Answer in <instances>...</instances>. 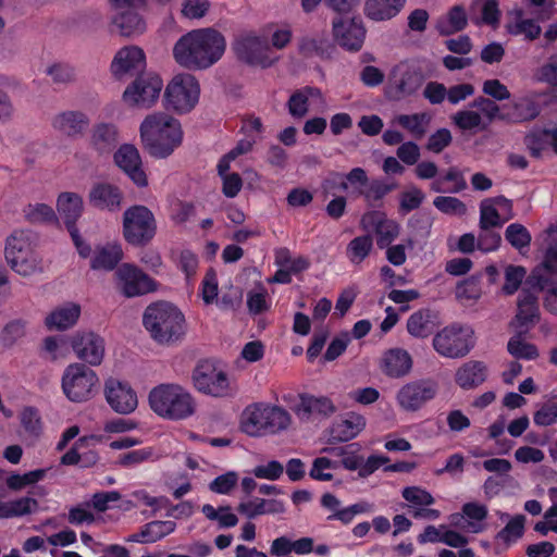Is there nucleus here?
<instances>
[{"instance_id": "nucleus-1", "label": "nucleus", "mask_w": 557, "mask_h": 557, "mask_svg": "<svg viewBox=\"0 0 557 557\" xmlns=\"http://www.w3.org/2000/svg\"><path fill=\"white\" fill-rule=\"evenodd\" d=\"M226 41L216 29L199 28L183 35L173 47V57L183 67L205 70L216 63L225 52Z\"/></svg>"}, {"instance_id": "nucleus-2", "label": "nucleus", "mask_w": 557, "mask_h": 557, "mask_svg": "<svg viewBox=\"0 0 557 557\" xmlns=\"http://www.w3.org/2000/svg\"><path fill=\"white\" fill-rule=\"evenodd\" d=\"M143 325L150 337L163 346H173L182 342L187 332L183 312L172 302L159 300L146 307Z\"/></svg>"}, {"instance_id": "nucleus-3", "label": "nucleus", "mask_w": 557, "mask_h": 557, "mask_svg": "<svg viewBox=\"0 0 557 557\" xmlns=\"http://www.w3.org/2000/svg\"><path fill=\"white\" fill-rule=\"evenodd\" d=\"M140 138L147 152L156 159L170 157L182 145L183 131L178 120L159 112L143 121Z\"/></svg>"}, {"instance_id": "nucleus-4", "label": "nucleus", "mask_w": 557, "mask_h": 557, "mask_svg": "<svg viewBox=\"0 0 557 557\" xmlns=\"http://www.w3.org/2000/svg\"><path fill=\"white\" fill-rule=\"evenodd\" d=\"M149 405L158 416L171 420L185 419L195 410L190 394L175 384H161L152 388Z\"/></svg>"}, {"instance_id": "nucleus-5", "label": "nucleus", "mask_w": 557, "mask_h": 557, "mask_svg": "<svg viewBox=\"0 0 557 557\" xmlns=\"http://www.w3.org/2000/svg\"><path fill=\"white\" fill-rule=\"evenodd\" d=\"M290 417L286 410L277 406L255 405L248 407L242 419V430L250 436L264 433H276L289 424Z\"/></svg>"}, {"instance_id": "nucleus-6", "label": "nucleus", "mask_w": 557, "mask_h": 557, "mask_svg": "<svg viewBox=\"0 0 557 557\" xmlns=\"http://www.w3.org/2000/svg\"><path fill=\"white\" fill-rule=\"evenodd\" d=\"M157 223L152 211L146 206L135 205L123 213V235L133 246H145L156 235Z\"/></svg>"}, {"instance_id": "nucleus-7", "label": "nucleus", "mask_w": 557, "mask_h": 557, "mask_svg": "<svg viewBox=\"0 0 557 557\" xmlns=\"http://www.w3.org/2000/svg\"><path fill=\"white\" fill-rule=\"evenodd\" d=\"M99 379L96 372L84 363L69 364L62 375V389L74 403L87 401L94 397Z\"/></svg>"}, {"instance_id": "nucleus-8", "label": "nucleus", "mask_w": 557, "mask_h": 557, "mask_svg": "<svg viewBox=\"0 0 557 557\" xmlns=\"http://www.w3.org/2000/svg\"><path fill=\"white\" fill-rule=\"evenodd\" d=\"M474 332L458 323L445 326L433 337L434 349L446 358H462L474 347Z\"/></svg>"}, {"instance_id": "nucleus-9", "label": "nucleus", "mask_w": 557, "mask_h": 557, "mask_svg": "<svg viewBox=\"0 0 557 557\" xmlns=\"http://www.w3.org/2000/svg\"><path fill=\"white\" fill-rule=\"evenodd\" d=\"M114 13L111 18L112 32L123 37L141 35L146 23L140 16V10L148 5L147 0H109Z\"/></svg>"}, {"instance_id": "nucleus-10", "label": "nucleus", "mask_w": 557, "mask_h": 557, "mask_svg": "<svg viewBox=\"0 0 557 557\" xmlns=\"http://www.w3.org/2000/svg\"><path fill=\"white\" fill-rule=\"evenodd\" d=\"M4 253L11 269L23 276L35 273L39 267L27 231H15L8 237Z\"/></svg>"}, {"instance_id": "nucleus-11", "label": "nucleus", "mask_w": 557, "mask_h": 557, "mask_svg": "<svg viewBox=\"0 0 557 557\" xmlns=\"http://www.w3.org/2000/svg\"><path fill=\"white\" fill-rule=\"evenodd\" d=\"M200 87L191 74H178L169 83L164 92L165 107L177 113L189 112L198 102Z\"/></svg>"}, {"instance_id": "nucleus-12", "label": "nucleus", "mask_w": 557, "mask_h": 557, "mask_svg": "<svg viewBox=\"0 0 557 557\" xmlns=\"http://www.w3.org/2000/svg\"><path fill=\"white\" fill-rule=\"evenodd\" d=\"M195 387L213 397H225L232 394L227 374L219 370L212 360H201L193 371Z\"/></svg>"}, {"instance_id": "nucleus-13", "label": "nucleus", "mask_w": 557, "mask_h": 557, "mask_svg": "<svg viewBox=\"0 0 557 557\" xmlns=\"http://www.w3.org/2000/svg\"><path fill=\"white\" fill-rule=\"evenodd\" d=\"M114 275L121 293L127 298L143 296L158 289V283L132 263L121 264Z\"/></svg>"}, {"instance_id": "nucleus-14", "label": "nucleus", "mask_w": 557, "mask_h": 557, "mask_svg": "<svg viewBox=\"0 0 557 557\" xmlns=\"http://www.w3.org/2000/svg\"><path fill=\"white\" fill-rule=\"evenodd\" d=\"M162 86V79L157 74H139L124 90L123 99L131 106L149 108L159 98Z\"/></svg>"}, {"instance_id": "nucleus-15", "label": "nucleus", "mask_w": 557, "mask_h": 557, "mask_svg": "<svg viewBox=\"0 0 557 557\" xmlns=\"http://www.w3.org/2000/svg\"><path fill=\"white\" fill-rule=\"evenodd\" d=\"M233 49L236 57L249 65L267 69L277 60V58L270 55L271 48L267 39L258 36L245 35L238 37L233 44Z\"/></svg>"}, {"instance_id": "nucleus-16", "label": "nucleus", "mask_w": 557, "mask_h": 557, "mask_svg": "<svg viewBox=\"0 0 557 557\" xmlns=\"http://www.w3.org/2000/svg\"><path fill=\"white\" fill-rule=\"evenodd\" d=\"M366 34L367 29L360 18L342 15L332 21L333 39L347 51H359L363 46Z\"/></svg>"}, {"instance_id": "nucleus-17", "label": "nucleus", "mask_w": 557, "mask_h": 557, "mask_svg": "<svg viewBox=\"0 0 557 557\" xmlns=\"http://www.w3.org/2000/svg\"><path fill=\"white\" fill-rule=\"evenodd\" d=\"M437 394V383L417 380L404 385L397 393V401L406 411H417Z\"/></svg>"}, {"instance_id": "nucleus-18", "label": "nucleus", "mask_w": 557, "mask_h": 557, "mask_svg": "<svg viewBox=\"0 0 557 557\" xmlns=\"http://www.w3.org/2000/svg\"><path fill=\"white\" fill-rule=\"evenodd\" d=\"M104 396L111 409L120 414L133 412L138 405L137 395L132 386L114 377L106 381Z\"/></svg>"}, {"instance_id": "nucleus-19", "label": "nucleus", "mask_w": 557, "mask_h": 557, "mask_svg": "<svg viewBox=\"0 0 557 557\" xmlns=\"http://www.w3.org/2000/svg\"><path fill=\"white\" fill-rule=\"evenodd\" d=\"M423 82L424 75L421 70L408 64L396 65L389 75V84L396 99L413 95Z\"/></svg>"}, {"instance_id": "nucleus-20", "label": "nucleus", "mask_w": 557, "mask_h": 557, "mask_svg": "<svg viewBox=\"0 0 557 557\" xmlns=\"http://www.w3.org/2000/svg\"><path fill=\"white\" fill-rule=\"evenodd\" d=\"M115 164L138 187H146L148 178L143 170L141 158L137 148L131 144H124L113 156Z\"/></svg>"}, {"instance_id": "nucleus-21", "label": "nucleus", "mask_w": 557, "mask_h": 557, "mask_svg": "<svg viewBox=\"0 0 557 557\" xmlns=\"http://www.w3.org/2000/svg\"><path fill=\"white\" fill-rule=\"evenodd\" d=\"M72 348L76 356L89 366H99L104 356V341L101 336L88 332L73 336Z\"/></svg>"}, {"instance_id": "nucleus-22", "label": "nucleus", "mask_w": 557, "mask_h": 557, "mask_svg": "<svg viewBox=\"0 0 557 557\" xmlns=\"http://www.w3.org/2000/svg\"><path fill=\"white\" fill-rule=\"evenodd\" d=\"M124 199L122 189L107 182L95 183L88 193V202L98 210L116 212L121 209Z\"/></svg>"}, {"instance_id": "nucleus-23", "label": "nucleus", "mask_w": 557, "mask_h": 557, "mask_svg": "<svg viewBox=\"0 0 557 557\" xmlns=\"http://www.w3.org/2000/svg\"><path fill=\"white\" fill-rule=\"evenodd\" d=\"M146 67V57L143 49L132 46L122 48L114 57L111 71L114 76L121 78L125 74H143Z\"/></svg>"}, {"instance_id": "nucleus-24", "label": "nucleus", "mask_w": 557, "mask_h": 557, "mask_svg": "<svg viewBox=\"0 0 557 557\" xmlns=\"http://www.w3.org/2000/svg\"><path fill=\"white\" fill-rule=\"evenodd\" d=\"M90 124L86 113L77 110L63 111L52 120L55 131L71 138L82 137Z\"/></svg>"}, {"instance_id": "nucleus-25", "label": "nucleus", "mask_w": 557, "mask_h": 557, "mask_svg": "<svg viewBox=\"0 0 557 557\" xmlns=\"http://www.w3.org/2000/svg\"><path fill=\"white\" fill-rule=\"evenodd\" d=\"M517 313L510 322L511 326L525 327L524 331H529L531 326L540 321L537 296L528 288H522L517 300Z\"/></svg>"}, {"instance_id": "nucleus-26", "label": "nucleus", "mask_w": 557, "mask_h": 557, "mask_svg": "<svg viewBox=\"0 0 557 557\" xmlns=\"http://www.w3.org/2000/svg\"><path fill=\"white\" fill-rule=\"evenodd\" d=\"M336 408L332 400L325 396L315 397L309 394L299 395V403L294 411L302 421H309L312 416L330 417Z\"/></svg>"}, {"instance_id": "nucleus-27", "label": "nucleus", "mask_w": 557, "mask_h": 557, "mask_svg": "<svg viewBox=\"0 0 557 557\" xmlns=\"http://www.w3.org/2000/svg\"><path fill=\"white\" fill-rule=\"evenodd\" d=\"M380 367L385 375L399 379L411 371L412 358L403 348H392L384 352Z\"/></svg>"}, {"instance_id": "nucleus-28", "label": "nucleus", "mask_w": 557, "mask_h": 557, "mask_svg": "<svg viewBox=\"0 0 557 557\" xmlns=\"http://www.w3.org/2000/svg\"><path fill=\"white\" fill-rule=\"evenodd\" d=\"M366 426V420L362 416L355 412L347 414L345 419L333 423L330 429L329 444L348 442L355 438Z\"/></svg>"}, {"instance_id": "nucleus-29", "label": "nucleus", "mask_w": 557, "mask_h": 557, "mask_svg": "<svg viewBox=\"0 0 557 557\" xmlns=\"http://www.w3.org/2000/svg\"><path fill=\"white\" fill-rule=\"evenodd\" d=\"M540 106L532 99L523 97L502 107L500 121L522 123L539 116Z\"/></svg>"}, {"instance_id": "nucleus-30", "label": "nucleus", "mask_w": 557, "mask_h": 557, "mask_svg": "<svg viewBox=\"0 0 557 557\" xmlns=\"http://www.w3.org/2000/svg\"><path fill=\"white\" fill-rule=\"evenodd\" d=\"M487 379V367L483 361L470 360L461 364L455 374L456 384L462 389H473Z\"/></svg>"}, {"instance_id": "nucleus-31", "label": "nucleus", "mask_w": 557, "mask_h": 557, "mask_svg": "<svg viewBox=\"0 0 557 557\" xmlns=\"http://www.w3.org/2000/svg\"><path fill=\"white\" fill-rule=\"evenodd\" d=\"M119 143V131L113 123H97L90 132V147L98 153L111 152Z\"/></svg>"}, {"instance_id": "nucleus-32", "label": "nucleus", "mask_w": 557, "mask_h": 557, "mask_svg": "<svg viewBox=\"0 0 557 557\" xmlns=\"http://www.w3.org/2000/svg\"><path fill=\"white\" fill-rule=\"evenodd\" d=\"M407 0H366L364 15L374 22L389 21L404 9Z\"/></svg>"}, {"instance_id": "nucleus-33", "label": "nucleus", "mask_w": 557, "mask_h": 557, "mask_svg": "<svg viewBox=\"0 0 557 557\" xmlns=\"http://www.w3.org/2000/svg\"><path fill=\"white\" fill-rule=\"evenodd\" d=\"M362 224L371 223L374 225L377 235L376 244L383 249L387 247L399 234V226L396 222L387 220L379 212L366 213L361 219Z\"/></svg>"}, {"instance_id": "nucleus-34", "label": "nucleus", "mask_w": 557, "mask_h": 557, "mask_svg": "<svg viewBox=\"0 0 557 557\" xmlns=\"http://www.w3.org/2000/svg\"><path fill=\"white\" fill-rule=\"evenodd\" d=\"M468 26V14L461 4L451 7L447 13L437 18L435 29L441 36H450L462 32Z\"/></svg>"}, {"instance_id": "nucleus-35", "label": "nucleus", "mask_w": 557, "mask_h": 557, "mask_svg": "<svg viewBox=\"0 0 557 557\" xmlns=\"http://www.w3.org/2000/svg\"><path fill=\"white\" fill-rule=\"evenodd\" d=\"M79 315V305L70 302L50 312L45 319V324L49 330L63 331L72 327L77 322Z\"/></svg>"}, {"instance_id": "nucleus-36", "label": "nucleus", "mask_w": 557, "mask_h": 557, "mask_svg": "<svg viewBox=\"0 0 557 557\" xmlns=\"http://www.w3.org/2000/svg\"><path fill=\"white\" fill-rule=\"evenodd\" d=\"M435 314L430 309L413 312L407 321L408 333L417 338H425L435 330Z\"/></svg>"}, {"instance_id": "nucleus-37", "label": "nucleus", "mask_w": 557, "mask_h": 557, "mask_svg": "<svg viewBox=\"0 0 557 557\" xmlns=\"http://www.w3.org/2000/svg\"><path fill=\"white\" fill-rule=\"evenodd\" d=\"M57 208L65 226L76 224L83 212V198L75 193H62L58 197Z\"/></svg>"}, {"instance_id": "nucleus-38", "label": "nucleus", "mask_w": 557, "mask_h": 557, "mask_svg": "<svg viewBox=\"0 0 557 557\" xmlns=\"http://www.w3.org/2000/svg\"><path fill=\"white\" fill-rule=\"evenodd\" d=\"M123 259V250L119 244H108L97 250L91 260V269L112 271Z\"/></svg>"}, {"instance_id": "nucleus-39", "label": "nucleus", "mask_w": 557, "mask_h": 557, "mask_svg": "<svg viewBox=\"0 0 557 557\" xmlns=\"http://www.w3.org/2000/svg\"><path fill=\"white\" fill-rule=\"evenodd\" d=\"M39 504L35 498L21 497L0 504V519H9L29 515L37 510Z\"/></svg>"}, {"instance_id": "nucleus-40", "label": "nucleus", "mask_w": 557, "mask_h": 557, "mask_svg": "<svg viewBox=\"0 0 557 557\" xmlns=\"http://www.w3.org/2000/svg\"><path fill=\"white\" fill-rule=\"evenodd\" d=\"M528 331H520L512 336L507 344L508 352L517 359L533 360L539 357V350L534 344L523 342L522 337Z\"/></svg>"}, {"instance_id": "nucleus-41", "label": "nucleus", "mask_w": 557, "mask_h": 557, "mask_svg": "<svg viewBox=\"0 0 557 557\" xmlns=\"http://www.w3.org/2000/svg\"><path fill=\"white\" fill-rule=\"evenodd\" d=\"M23 214L32 224H50L58 221L54 210L46 203H29L23 209Z\"/></svg>"}, {"instance_id": "nucleus-42", "label": "nucleus", "mask_w": 557, "mask_h": 557, "mask_svg": "<svg viewBox=\"0 0 557 557\" xmlns=\"http://www.w3.org/2000/svg\"><path fill=\"white\" fill-rule=\"evenodd\" d=\"M431 121L428 113L400 114L397 116L398 124L408 129L417 139L422 138L425 133V125Z\"/></svg>"}, {"instance_id": "nucleus-43", "label": "nucleus", "mask_w": 557, "mask_h": 557, "mask_svg": "<svg viewBox=\"0 0 557 557\" xmlns=\"http://www.w3.org/2000/svg\"><path fill=\"white\" fill-rule=\"evenodd\" d=\"M176 524L173 521L154 520L141 528L140 535L145 537V543H154L174 532Z\"/></svg>"}, {"instance_id": "nucleus-44", "label": "nucleus", "mask_w": 557, "mask_h": 557, "mask_svg": "<svg viewBox=\"0 0 557 557\" xmlns=\"http://www.w3.org/2000/svg\"><path fill=\"white\" fill-rule=\"evenodd\" d=\"M373 248L370 235L355 237L347 246V256L352 263H361Z\"/></svg>"}, {"instance_id": "nucleus-45", "label": "nucleus", "mask_w": 557, "mask_h": 557, "mask_svg": "<svg viewBox=\"0 0 557 557\" xmlns=\"http://www.w3.org/2000/svg\"><path fill=\"white\" fill-rule=\"evenodd\" d=\"M20 421L28 435L33 437H38L40 435L42 422L37 408L32 406L23 408L20 413Z\"/></svg>"}, {"instance_id": "nucleus-46", "label": "nucleus", "mask_w": 557, "mask_h": 557, "mask_svg": "<svg viewBox=\"0 0 557 557\" xmlns=\"http://www.w3.org/2000/svg\"><path fill=\"white\" fill-rule=\"evenodd\" d=\"M506 240L516 249L529 247L532 240L530 232L520 223H512L505 231Z\"/></svg>"}, {"instance_id": "nucleus-47", "label": "nucleus", "mask_w": 557, "mask_h": 557, "mask_svg": "<svg viewBox=\"0 0 557 557\" xmlns=\"http://www.w3.org/2000/svg\"><path fill=\"white\" fill-rule=\"evenodd\" d=\"M46 475L45 469H36L24 474L12 473L7 479V485L12 491H21L27 485L37 483Z\"/></svg>"}, {"instance_id": "nucleus-48", "label": "nucleus", "mask_w": 557, "mask_h": 557, "mask_svg": "<svg viewBox=\"0 0 557 557\" xmlns=\"http://www.w3.org/2000/svg\"><path fill=\"white\" fill-rule=\"evenodd\" d=\"M482 274H474L467 280L459 282L456 286V297L467 300H476L481 297V282Z\"/></svg>"}, {"instance_id": "nucleus-49", "label": "nucleus", "mask_w": 557, "mask_h": 557, "mask_svg": "<svg viewBox=\"0 0 557 557\" xmlns=\"http://www.w3.org/2000/svg\"><path fill=\"white\" fill-rule=\"evenodd\" d=\"M46 74L52 79L53 84L58 85H69L76 79L75 69L65 63H55L48 66Z\"/></svg>"}, {"instance_id": "nucleus-50", "label": "nucleus", "mask_w": 557, "mask_h": 557, "mask_svg": "<svg viewBox=\"0 0 557 557\" xmlns=\"http://www.w3.org/2000/svg\"><path fill=\"white\" fill-rule=\"evenodd\" d=\"M525 517L516 515L509 522L497 533L496 537L505 543L522 537L524 533Z\"/></svg>"}, {"instance_id": "nucleus-51", "label": "nucleus", "mask_w": 557, "mask_h": 557, "mask_svg": "<svg viewBox=\"0 0 557 557\" xmlns=\"http://www.w3.org/2000/svg\"><path fill=\"white\" fill-rule=\"evenodd\" d=\"M434 207L445 214L465 215L467 213V206L463 201L451 196H437L433 200Z\"/></svg>"}, {"instance_id": "nucleus-52", "label": "nucleus", "mask_w": 557, "mask_h": 557, "mask_svg": "<svg viewBox=\"0 0 557 557\" xmlns=\"http://www.w3.org/2000/svg\"><path fill=\"white\" fill-rule=\"evenodd\" d=\"M451 119L454 124L461 131H471L478 127L485 129L486 127V125H482L481 114L472 110L458 111Z\"/></svg>"}, {"instance_id": "nucleus-53", "label": "nucleus", "mask_w": 557, "mask_h": 557, "mask_svg": "<svg viewBox=\"0 0 557 557\" xmlns=\"http://www.w3.org/2000/svg\"><path fill=\"white\" fill-rule=\"evenodd\" d=\"M333 49L332 45L326 39L318 38H302L299 44L300 52L306 55H320L330 57V50Z\"/></svg>"}, {"instance_id": "nucleus-54", "label": "nucleus", "mask_w": 557, "mask_h": 557, "mask_svg": "<svg viewBox=\"0 0 557 557\" xmlns=\"http://www.w3.org/2000/svg\"><path fill=\"white\" fill-rule=\"evenodd\" d=\"M525 274H527V271L521 265L510 264V265L506 267L505 284L503 286V292L506 295L515 294L519 289Z\"/></svg>"}, {"instance_id": "nucleus-55", "label": "nucleus", "mask_w": 557, "mask_h": 557, "mask_svg": "<svg viewBox=\"0 0 557 557\" xmlns=\"http://www.w3.org/2000/svg\"><path fill=\"white\" fill-rule=\"evenodd\" d=\"M470 108L478 109L482 114L486 116L488 123L494 120H499L502 116V107L496 103V100L487 98V97H476L472 102H470Z\"/></svg>"}, {"instance_id": "nucleus-56", "label": "nucleus", "mask_w": 557, "mask_h": 557, "mask_svg": "<svg viewBox=\"0 0 557 557\" xmlns=\"http://www.w3.org/2000/svg\"><path fill=\"white\" fill-rule=\"evenodd\" d=\"M480 213V227L482 231L502 226L503 222L500 221V215L497 209L490 203V200H483L481 202Z\"/></svg>"}, {"instance_id": "nucleus-57", "label": "nucleus", "mask_w": 557, "mask_h": 557, "mask_svg": "<svg viewBox=\"0 0 557 557\" xmlns=\"http://www.w3.org/2000/svg\"><path fill=\"white\" fill-rule=\"evenodd\" d=\"M534 423L548 426L557 421V396L546 401L533 417Z\"/></svg>"}, {"instance_id": "nucleus-58", "label": "nucleus", "mask_w": 557, "mask_h": 557, "mask_svg": "<svg viewBox=\"0 0 557 557\" xmlns=\"http://www.w3.org/2000/svg\"><path fill=\"white\" fill-rule=\"evenodd\" d=\"M480 7L482 21L487 25H496L499 22L500 11L497 0H473L472 8Z\"/></svg>"}, {"instance_id": "nucleus-59", "label": "nucleus", "mask_w": 557, "mask_h": 557, "mask_svg": "<svg viewBox=\"0 0 557 557\" xmlns=\"http://www.w3.org/2000/svg\"><path fill=\"white\" fill-rule=\"evenodd\" d=\"M451 141L453 136L450 131L448 128H440L430 135L425 145V149L434 153H441L451 144Z\"/></svg>"}, {"instance_id": "nucleus-60", "label": "nucleus", "mask_w": 557, "mask_h": 557, "mask_svg": "<svg viewBox=\"0 0 557 557\" xmlns=\"http://www.w3.org/2000/svg\"><path fill=\"white\" fill-rule=\"evenodd\" d=\"M549 143L547 134H544V128L541 131L532 132L524 137V145L534 158H540L542 151Z\"/></svg>"}, {"instance_id": "nucleus-61", "label": "nucleus", "mask_w": 557, "mask_h": 557, "mask_svg": "<svg viewBox=\"0 0 557 557\" xmlns=\"http://www.w3.org/2000/svg\"><path fill=\"white\" fill-rule=\"evenodd\" d=\"M238 474L234 471H228L222 475L216 476L210 484L209 488L216 494H228L237 484Z\"/></svg>"}, {"instance_id": "nucleus-62", "label": "nucleus", "mask_w": 557, "mask_h": 557, "mask_svg": "<svg viewBox=\"0 0 557 557\" xmlns=\"http://www.w3.org/2000/svg\"><path fill=\"white\" fill-rule=\"evenodd\" d=\"M336 467V461H333L326 457H318L312 462V468L309 472V475L317 481H331L333 480V474L330 472H323V470Z\"/></svg>"}, {"instance_id": "nucleus-63", "label": "nucleus", "mask_w": 557, "mask_h": 557, "mask_svg": "<svg viewBox=\"0 0 557 557\" xmlns=\"http://www.w3.org/2000/svg\"><path fill=\"white\" fill-rule=\"evenodd\" d=\"M350 343V335L348 332H342L338 336L334 337L329 344L326 351L323 356L325 361H333L337 359L347 348Z\"/></svg>"}, {"instance_id": "nucleus-64", "label": "nucleus", "mask_w": 557, "mask_h": 557, "mask_svg": "<svg viewBox=\"0 0 557 557\" xmlns=\"http://www.w3.org/2000/svg\"><path fill=\"white\" fill-rule=\"evenodd\" d=\"M401 495L407 502L419 506H430L435 502L428 491L418 486L405 487Z\"/></svg>"}]
</instances>
